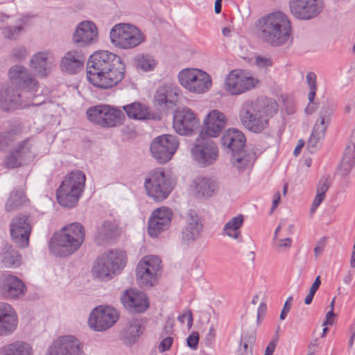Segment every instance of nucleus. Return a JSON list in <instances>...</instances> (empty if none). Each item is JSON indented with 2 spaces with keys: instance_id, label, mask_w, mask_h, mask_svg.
I'll use <instances>...</instances> for the list:
<instances>
[{
  "instance_id": "nucleus-1",
  "label": "nucleus",
  "mask_w": 355,
  "mask_h": 355,
  "mask_svg": "<svg viewBox=\"0 0 355 355\" xmlns=\"http://www.w3.org/2000/svg\"><path fill=\"white\" fill-rule=\"evenodd\" d=\"M11 85L0 92V108L11 111L32 104L39 87L38 82L24 66H12L8 72Z\"/></svg>"
},
{
  "instance_id": "nucleus-2",
  "label": "nucleus",
  "mask_w": 355,
  "mask_h": 355,
  "mask_svg": "<svg viewBox=\"0 0 355 355\" xmlns=\"http://www.w3.org/2000/svg\"><path fill=\"white\" fill-rule=\"evenodd\" d=\"M125 65L120 56L102 51L90 55L87 65V77L94 87L112 88L125 77Z\"/></svg>"
},
{
  "instance_id": "nucleus-3",
  "label": "nucleus",
  "mask_w": 355,
  "mask_h": 355,
  "mask_svg": "<svg viewBox=\"0 0 355 355\" xmlns=\"http://www.w3.org/2000/svg\"><path fill=\"white\" fill-rule=\"evenodd\" d=\"M279 110L277 103L271 99L247 101L241 107L239 119L250 132L261 133L269 125V120Z\"/></svg>"
},
{
  "instance_id": "nucleus-4",
  "label": "nucleus",
  "mask_w": 355,
  "mask_h": 355,
  "mask_svg": "<svg viewBox=\"0 0 355 355\" xmlns=\"http://www.w3.org/2000/svg\"><path fill=\"white\" fill-rule=\"evenodd\" d=\"M260 37L272 46L286 44L291 33V25L288 17L282 12L269 13L257 21Z\"/></svg>"
},
{
  "instance_id": "nucleus-5",
  "label": "nucleus",
  "mask_w": 355,
  "mask_h": 355,
  "mask_svg": "<svg viewBox=\"0 0 355 355\" xmlns=\"http://www.w3.org/2000/svg\"><path fill=\"white\" fill-rule=\"evenodd\" d=\"M85 236V229L80 223H71L53 235L49 244L50 250L55 256H69L80 248Z\"/></svg>"
},
{
  "instance_id": "nucleus-6",
  "label": "nucleus",
  "mask_w": 355,
  "mask_h": 355,
  "mask_svg": "<svg viewBox=\"0 0 355 355\" xmlns=\"http://www.w3.org/2000/svg\"><path fill=\"white\" fill-rule=\"evenodd\" d=\"M110 38L113 45L121 49L135 48L144 41L142 32L130 24L114 25L110 32Z\"/></svg>"
},
{
  "instance_id": "nucleus-7",
  "label": "nucleus",
  "mask_w": 355,
  "mask_h": 355,
  "mask_svg": "<svg viewBox=\"0 0 355 355\" xmlns=\"http://www.w3.org/2000/svg\"><path fill=\"white\" fill-rule=\"evenodd\" d=\"M125 254L119 250L110 251L97 259L92 268V275L100 280H107L121 270L125 264Z\"/></svg>"
},
{
  "instance_id": "nucleus-8",
  "label": "nucleus",
  "mask_w": 355,
  "mask_h": 355,
  "mask_svg": "<svg viewBox=\"0 0 355 355\" xmlns=\"http://www.w3.org/2000/svg\"><path fill=\"white\" fill-rule=\"evenodd\" d=\"M144 187L148 196L155 200L166 199L173 190V184L163 168L151 171L145 180Z\"/></svg>"
},
{
  "instance_id": "nucleus-9",
  "label": "nucleus",
  "mask_w": 355,
  "mask_h": 355,
  "mask_svg": "<svg viewBox=\"0 0 355 355\" xmlns=\"http://www.w3.org/2000/svg\"><path fill=\"white\" fill-rule=\"evenodd\" d=\"M182 86L191 92L201 94L208 91L212 85L210 76L200 69H187L178 74Z\"/></svg>"
},
{
  "instance_id": "nucleus-10",
  "label": "nucleus",
  "mask_w": 355,
  "mask_h": 355,
  "mask_svg": "<svg viewBox=\"0 0 355 355\" xmlns=\"http://www.w3.org/2000/svg\"><path fill=\"white\" fill-rule=\"evenodd\" d=\"M192 157L202 167L212 165L218 157V148L211 139L199 135L191 150Z\"/></svg>"
},
{
  "instance_id": "nucleus-11",
  "label": "nucleus",
  "mask_w": 355,
  "mask_h": 355,
  "mask_svg": "<svg viewBox=\"0 0 355 355\" xmlns=\"http://www.w3.org/2000/svg\"><path fill=\"white\" fill-rule=\"evenodd\" d=\"M85 180L83 172L71 173L64 178L57 189V200H79L84 191Z\"/></svg>"
},
{
  "instance_id": "nucleus-12",
  "label": "nucleus",
  "mask_w": 355,
  "mask_h": 355,
  "mask_svg": "<svg viewBox=\"0 0 355 355\" xmlns=\"http://www.w3.org/2000/svg\"><path fill=\"white\" fill-rule=\"evenodd\" d=\"M178 146L179 141L175 135H162L153 139L150 149L159 164H165L171 159Z\"/></svg>"
},
{
  "instance_id": "nucleus-13",
  "label": "nucleus",
  "mask_w": 355,
  "mask_h": 355,
  "mask_svg": "<svg viewBox=\"0 0 355 355\" xmlns=\"http://www.w3.org/2000/svg\"><path fill=\"white\" fill-rule=\"evenodd\" d=\"M119 313L111 306L100 305L90 313L88 324L91 329L96 331H106L111 328L119 320Z\"/></svg>"
},
{
  "instance_id": "nucleus-14",
  "label": "nucleus",
  "mask_w": 355,
  "mask_h": 355,
  "mask_svg": "<svg viewBox=\"0 0 355 355\" xmlns=\"http://www.w3.org/2000/svg\"><path fill=\"white\" fill-rule=\"evenodd\" d=\"M161 270V260L154 255L144 257L136 268L137 279L141 286L152 287Z\"/></svg>"
},
{
  "instance_id": "nucleus-15",
  "label": "nucleus",
  "mask_w": 355,
  "mask_h": 355,
  "mask_svg": "<svg viewBox=\"0 0 355 355\" xmlns=\"http://www.w3.org/2000/svg\"><path fill=\"white\" fill-rule=\"evenodd\" d=\"M31 232L32 225L28 216L20 214L11 219L10 237L18 248L24 249L28 247Z\"/></svg>"
},
{
  "instance_id": "nucleus-16",
  "label": "nucleus",
  "mask_w": 355,
  "mask_h": 355,
  "mask_svg": "<svg viewBox=\"0 0 355 355\" xmlns=\"http://www.w3.org/2000/svg\"><path fill=\"white\" fill-rule=\"evenodd\" d=\"M200 122L195 113L188 107L178 108L173 114V126L180 135H189L199 128Z\"/></svg>"
},
{
  "instance_id": "nucleus-17",
  "label": "nucleus",
  "mask_w": 355,
  "mask_h": 355,
  "mask_svg": "<svg viewBox=\"0 0 355 355\" xmlns=\"http://www.w3.org/2000/svg\"><path fill=\"white\" fill-rule=\"evenodd\" d=\"M185 225L181 232L180 241L188 245L198 239L203 232V221L194 209H189L184 216Z\"/></svg>"
},
{
  "instance_id": "nucleus-18",
  "label": "nucleus",
  "mask_w": 355,
  "mask_h": 355,
  "mask_svg": "<svg viewBox=\"0 0 355 355\" xmlns=\"http://www.w3.org/2000/svg\"><path fill=\"white\" fill-rule=\"evenodd\" d=\"M173 217V211L168 207H162L154 210L148 220V233L150 237H157L168 230Z\"/></svg>"
},
{
  "instance_id": "nucleus-19",
  "label": "nucleus",
  "mask_w": 355,
  "mask_h": 355,
  "mask_svg": "<svg viewBox=\"0 0 355 355\" xmlns=\"http://www.w3.org/2000/svg\"><path fill=\"white\" fill-rule=\"evenodd\" d=\"M319 0H291V13L297 19L308 20L316 17L322 10Z\"/></svg>"
},
{
  "instance_id": "nucleus-20",
  "label": "nucleus",
  "mask_w": 355,
  "mask_h": 355,
  "mask_svg": "<svg viewBox=\"0 0 355 355\" xmlns=\"http://www.w3.org/2000/svg\"><path fill=\"white\" fill-rule=\"evenodd\" d=\"M257 80L252 76H246L243 73H236L232 71L226 78L225 88L233 95L244 93L254 88Z\"/></svg>"
},
{
  "instance_id": "nucleus-21",
  "label": "nucleus",
  "mask_w": 355,
  "mask_h": 355,
  "mask_svg": "<svg viewBox=\"0 0 355 355\" xmlns=\"http://www.w3.org/2000/svg\"><path fill=\"white\" fill-rule=\"evenodd\" d=\"M79 341L73 336H60L49 346L46 355H80Z\"/></svg>"
},
{
  "instance_id": "nucleus-22",
  "label": "nucleus",
  "mask_w": 355,
  "mask_h": 355,
  "mask_svg": "<svg viewBox=\"0 0 355 355\" xmlns=\"http://www.w3.org/2000/svg\"><path fill=\"white\" fill-rule=\"evenodd\" d=\"M226 122L227 119L223 113L216 110H212L207 115L199 135L208 138L216 137L225 128Z\"/></svg>"
},
{
  "instance_id": "nucleus-23",
  "label": "nucleus",
  "mask_w": 355,
  "mask_h": 355,
  "mask_svg": "<svg viewBox=\"0 0 355 355\" xmlns=\"http://www.w3.org/2000/svg\"><path fill=\"white\" fill-rule=\"evenodd\" d=\"M123 304L130 311L135 313L144 312L149 306L146 294L137 289H128L121 297Z\"/></svg>"
},
{
  "instance_id": "nucleus-24",
  "label": "nucleus",
  "mask_w": 355,
  "mask_h": 355,
  "mask_svg": "<svg viewBox=\"0 0 355 355\" xmlns=\"http://www.w3.org/2000/svg\"><path fill=\"white\" fill-rule=\"evenodd\" d=\"M97 39V27L90 21L80 22L73 35V41L78 46H85L96 42Z\"/></svg>"
},
{
  "instance_id": "nucleus-25",
  "label": "nucleus",
  "mask_w": 355,
  "mask_h": 355,
  "mask_svg": "<svg viewBox=\"0 0 355 355\" xmlns=\"http://www.w3.org/2000/svg\"><path fill=\"white\" fill-rule=\"evenodd\" d=\"M26 286L17 277L6 275L3 277L0 285V294L7 298H19L24 295Z\"/></svg>"
},
{
  "instance_id": "nucleus-26",
  "label": "nucleus",
  "mask_w": 355,
  "mask_h": 355,
  "mask_svg": "<svg viewBox=\"0 0 355 355\" xmlns=\"http://www.w3.org/2000/svg\"><path fill=\"white\" fill-rule=\"evenodd\" d=\"M178 89L172 84L160 85L154 96V102L163 109L173 108L178 98Z\"/></svg>"
},
{
  "instance_id": "nucleus-27",
  "label": "nucleus",
  "mask_w": 355,
  "mask_h": 355,
  "mask_svg": "<svg viewBox=\"0 0 355 355\" xmlns=\"http://www.w3.org/2000/svg\"><path fill=\"white\" fill-rule=\"evenodd\" d=\"M220 142L227 153H233L244 149L246 139L241 130L230 128L223 133Z\"/></svg>"
},
{
  "instance_id": "nucleus-28",
  "label": "nucleus",
  "mask_w": 355,
  "mask_h": 355,
  "mask_svg": "<svg viewBox=\"0 0 355 355\" xmlns=\"http://www.w3.org/2000/svg\"><path fill=\"white\" fill-rule=\"evenodd\" d=\"M17 316L8 304L0 302V336L12 334L17 327Z\"/></svg>"
},
{
  "instance_id": "nucleus-29",
  "label": "nucleus",
  "mask_w": 355,
  "mask_h": 355,
  "mask_svg": "<svg viewBox=\"0 0 355 355\" xmlns=\"http://www.w3.org/2000/svg\"><path fill=\"white\" fill-rule=\"evenodd\" d=\"M85 57L80 51H70L67 52L60 62L63 71L69 74H76L83 68Z\"/></svg>"
},
{
  "instance_id": "nucleus-30",
  "label": "nucleus",
  "mask_w": 355,
  "mask_h": 355,
  "mask_svg": "<svg viewBox=\"0 0 355 355\" xmlns=\"http://www.w3.org/2000/svg\"><path fill=\"white\" fill-rule=\"evenodd\" d=\"M142 334L141 321L137 318L128 320L121 331V338L125 345L134 344Z\"/></svg>"
},
{
  "instance_id": "nucleus-31",
  "label": "nucleus",
  "mask_w": 355,
  "mask_h": 355,
  "mask_svg": "<svg viewBox=\"0 0 355 355\" xmlns=\"http://www.w3.org/2000/svg\"><path fill=\"white\" fill-rule=\"evenodd\" d=\"M355 166V130L353 131L348 145L345 149L344 155L340 166V171L343 175H348Z\"/></svg>"
},
{
  "instance_id": "nucleus-32",
  "label": "nucleus",
  "mask_w": 355,
  "mask_h": 355,
  "mask_svg": "<svg viewBox=\"0 0 355 355\" xmlns=\"http://www.w3.org/2000/svg\"><path fill=\"white\" fill-rule=\"evenodd\" d=\"M21 261L20 254L12 245L6 243L3 245L0 252V262L5 267H18Z\"/></svg>"
},
{
  "instance_id": "nucleus-33",
  "label": "nucleus",
  "mask_w": 355,
  "mask_h": 355,
  "mask_svg": "<svg viewBox=\"0 0 355 355\" xmlns=\"http://www.w3.org/2000/svg\"><path fill=\"white\" fill-rule=\"evenodd\" d=\"M0 355H33V348L25 341L16 340L0 347Z\"/></svg>"
},
{
  "instance_id": "nucleus-34",
  "label": "nucleus",
  "mask_w": 355,
  "mask_h": 355,
  "mask_svg": "<svg viewBox=\"0 0 355 355\" xmlns=\"http://www.w3.org/2000/svg\"><path fill=\"white\" fill-rule=\"evenodd\" d=\"M123 112L117 108L106 105L102 127L113 128L119 126L124 120Z\"/></svg>"
},
{
  "instance_id": "nucleus-35",
  "label": "nucleus",
  "mask_w": 355,
  "mask_h": 355,
  "mask_svg": "<svg viewBox=\"0 0 355 355\" xmlns=\"http://www.w3.org/2000/svg\"><path fill=\"white\" fill-rule=\"evenodd\" d=\"M48 55L46 52H39L35 54L31 60V67L39 76L44 78L50 72L48 66Z\"/></svg>"
},
{
  "instance_id": "nucleus-36",
  "label": "nucleus",
  "mask_w": 355,
  "mask_h": 355,
  "mask_svg": "<svg viewBox=\"0 0 355 355\" xmlns=\"http://www.w3.org/2000/svg\"><path fill=\"white\" fill-rule=\"evenodd\" d=\"M243 222L244 216L242 214L233 217L224 225L223 234L233 239H239L241 236L240 229L243 226Z\"/></svg>"
},
{
  "instance_id": "nucleus-37",
  "label": "nucleus",
  "mask_w": 355,
  "mask_h": 355,
  "mask_svg": "<svg viewBox=\"0 0 355 355\" xmlns=\"http://www.w3.org/2000/svg\"><path fill=\"white\" fill-rule=\"evenodd\" d=\"M117 234L116 224L112 221H105L98 230L96 240L98 244H103L116 237Z\"/></svg>"
},
{
  "instance_id": "nucleus-38",
  "label": "nucleus",
  "mask_w": 355,
  "mask_h": 355,
  "mask_svg": "<svg viewBox=\"0 0 355 355\" xmlns=\"http://www.w3.org/2000/svg\"><path fill=\"white\" fill-rule=\"evenodd\" d=\"M123 109L126 113L127 116L130 119L139 120L149 119L150 114L148 107L141 103H132L130 104L124 105Z\"/></svg>"
},
{
  "instance_id": "nucleus-39",
  "label": "nucleus",
  "mask_w": 355,
  "mask_h": 355,
  "mask_svg": "<svg viewBox=\"0 0 355 355\" xmlns=\"http://www.w3.org/2000/svg\"><path fill=\"white\" fill-rule=\"evenodd\" d=\"M255 160V154L246 153L243 150L240 152L231 153V163L239 170H243L253 163Z\"/></svg>"
},
{
  "instance_id": "nucleus-40",
  "label": "nucleus",
  "mask_w": 355,
  "mask_h": 355,
  "mask_svg": "<svg viewBox=\"0 0 355 355\" xmlns=\"http://www.w3.org/2000/svg\"><path fill=\"white\" fill-rule=\"evenodd\" d=\"M306 82L309 86V92L308 94L309 105L305 108L304 112L307 114H311L315 110L314 105V98L317 91L316 75L313 72H309L306 76Z\"/></svg>"
},
{
  "instance_id": "nucleus-41",
  "label": "nucleus",
  "mask_w": 355,
  "mask_h": 355,
  "mask_svg": "<svg viewBox=\"0 0 355 355\" xmlns=\"http://www.w3.org/2000/svg\"><path fill=\"white\" fill-rule=\"evenodd\" d=\"M196 193L202 197H210L215 190V184L209 178L198 177L194 180Z\"/></svg>"
},
{
  "instance_id": "nucleus-42",
  "label": "nucleus",
  "mask_w": 355,
  "mask_h": 355,
  "mask_svg": "<svg viewBox=\"0 0 355 355\" xmlns=\"http://www.w3.org/2000/svg\"><path fill=\"white\" fill-rule=\"evenodd\" d=\"M334 107L333 105H327L322 107L318 118L315 125L319 132H322L330 124L331 117L334 114Z\"/></svg>"
},
{
  "instance_id": "nucleus-43",
  "label": "nucleus",
  "mask_w": 355,
  "mask_h": 355,
  "mask_svg": "<svg viewBox=\"0 0 355 355\" xmlns=\"http://www.w3.org/2000/svg\"><path fill=\"white\" fill-rule=\"evenodd\" d=\"M256 336L254 332L246 334L241 338L238 355H252V349L255 343Z\"/></svg>"
},
{
  "instance_id": "nucleus-44",
  "label": "nucleus",
  "mask_w": 355,
  "mask_h": 355,
  "mask_svg": "<svg viewBox=\"0 0 355 355\" xmlns=\"http://www.w3.org/2000/svg\"><path fill=\"white\" fill-rule=\"evenodd\" d=\"M106 105H98L92 107H89L87 111V115L88 119L100 126L102 127L103 116L105 114Z\"/></svg>"
},
{
  "instance_id": "nucleus-45",
  "label": "nucleus",
  "mask_w": 355,
  "mask_h": 355,
  "mask_svg": "<svg viewBox=\"0 0 355 355\" xmlns=\"http://www.w3.org/2000/svg\"><path fill=\"white\" fill-rule=\"evenodd\" d=\"M135 60L137 67L146 71L153 70L157 64L153 56L150 55H139Z\"/></svg>"
},
{
  "instance_id": "nucleus-46",
  "label": "nucleus",
  "mask_w": 355,
  "mask_h": 355,
  "mask_svg": "<svg viewBox=\"0 0 355 355\" xmlns=\"http://www.w3.org/2000/svg\"><path fill=\"white\" fill-rule=\"evenodd\" d=\"M326 130H324L322 132H319V129H316V126L314 125L311 135L307 142V148L311 153H314L316 149V146L319 141L324 137Z\"/></svg>"
},
{
  "instance_id": "nucleus-47",
  "label": "nucleus",
  "mask_w": 355,
  "mask_h": 355,
  "mask_svg": "<svg viewBox=\"0 0 355 355\" xmlns=\"http://www.w3.org/2000/svg\"><path fill=\"white\" fill-rule=\"evenodd\" d=\"M32 146L29 144V139H26L19 142L13 150L21 162L24 161L31 153Z\"/></svg>"
},
{
  "instance_id": "nucleus-48",
  "label": "nucleus",
  "mask_w": 355,
  "mask_h": 355,
  "mask_svg": "<svg viewBox=\"0 0 355 355\" xmlns=\"http://www.w3.org/2000/svg\"><path fill=\"white\" fill-rule=\"evenodd\" d=\"M15 141L14 130H10L0 133V150L6 151L7 148Z\"/></svg>"
},
{
  "instance_id": "nucleus-49",
  "label": "nucleus",
  "mask_w": 355,
  "mask_h": 355,
  "mask_svg": "<svg viewBox=\"0 0 355 355\" xmlns=\"http://www.w3.org/2000/svg\"><path fill=\"white\" fill-rule=\"evenodd\" d=\"M330 186L329 176H322L317 186L316 195L314 200H324L325 193Z\"/></svg>"
},
{
  "instance_id": "nucleus-50",
  "label": "nucleus",
  "mask_w": 355,
  "mask_h": 355,
  "mask_svg": "<svg viewBox=\"0 0 355 355\" xmlns=\"http://www.w3.org/2000/svg\"><path fill=\"white\" fill-rule=\"evenodd\" d=\"M4 167L6 168H16L21 166V160L18 158V156L13 150L10 151V153L5 157Z\"/></svg>"
},
{
  "instance_id": "nucleus-51",
  "label": "nucleus",
  "mask_w": 355,
  "mask_h": 355,
  "mask_svg": "<svg viewBox=\"0 0 355 355\" xmlns=\"http://www.w3.org/2000/svg\"><path fill=\"white\" fill-rule=\"evenodd\" d=\"M23 29V26H6L3 29V34L5 37L10 40H15L16 37L20 34Z\"/></svg>"
},
{
  "instance_id": "nucleus-52",
  "label": "nucleus",
  "mask_w": 355,
  "mask_h": 355,
  "mask_svg": "<svg viewBox=\"0 0 355 355\" xmlns=\"http://www.w3.org/2000/svg\"><path fill=\"white\" fill-rule=\"evenodd\" d=\"M12 57L15 61L20 62L26 57V50L24 46H17L12 49Z\"/></svg>"
},
{
  "instance_id": "nucleus-53",
  "label": "nucleus",
  "mask_w": 355,
  "mask_h": 355,
  "mask_svg": "<svg viewBox=\"0 0 355 355\" xmlns=\"http://www.w3.org/2000/svg\"><path fill=\"white\" fill-rule=\"evenodd\" d=\"M199 342V334L193 331L187 339V344L189 347L195 350L197 349Z\"/></svg>"
},
{
  "instance_id": "nucleus-54",
  "label": "nucleus",
  "mask_w": 355,
  "mask_h": 355,
  "mask_svg": "<svg viewBox=\"0 0 355 355\" xmlns=\"http://www.w3.org/2000/svg\"><path fill=\"white\" fill-rule=\"evenodd\" d=\"M26 198V192L22 187H16L10 193L8 200H23Z\"/></svg>"
},
{
  "instance_id": "nucleus-55",
  "label": "nucleus",
  "mask_w": 355,
  "mask_h": 355,
  "mask_svg": "<svg viewBox=\"0 0 355 355\" xmlns=\"http://www.w3.org/2000/svg\"><path fill=\"white\" fill-rule=\"evenodd\" d=\"M328 237L323 236L319 239L317 242L315 247L314 248V254L318 257L324 250V247L327 243Z\"/></svg>"
},
{
  "instance_id": "nucleus-56",
  "label": "nucleus",
  "mask_w": 355,
  "mask_h": 355,
  "mask_svg": "<svg viewBox=\"0 0 355 355\" xmlns=\"http://www.w3.org/2000/svg\"><path fill=\"white\" fill-rule=\"evenodd\" d=\"M187 318L188 320V327L191 328L193 324V315L190 309L185 311L182 315L178 317V320L182 324H184L185 322V319Z\"/></svg>"
},
{
  "instance_id": "nucleus-57",
  "label": "nucleus",
  "mask_w": 355,
  "mask_h": 355,
  "mask_svg": "<svg viewBox=\"0 0 355 355\" xmlns=\"http://www.w3.org/2000/svg\"><path fill=\"white\" fill-rule=\"evenodd\" d=\"M279 337L276 335L265 349L264 355H272L278 343Z\"/></svg>"
},
{
  "instance_id": "nucleus-58",
  "label": "nucleus",
  "mask_w": 355,
  "mask_h": 355,
  "mask_svg": "<svg viewBox=\"0 0 355 355\" xmlns=\"http://www.w3.org/2000/svg\"><path fill=\"white\" fill-rule=\"evenodd\" d=\"M173 341V340L171 337L165 338L160 342L158 346L159 350L162 352L168 350L172 345Z\"/></svg>"
},
{
  "instance_id": "nucleus-59",
  "label": "nucleus",
  "mask_w": 355,
  "mask_h": 355,
  "mask_svg": "<svg viewBox=\"0 0 355 355\" xmlns=\"http://www.w3.org/2000/svg\"><path fill=\"white\" fill-rule=\"evenodd\" d=\"M276 245L279 248L290 249L292 244V239L286 238L284 239H276Z\"/></svg>"
},
{
  "instance_id": "nucleus-60",
  "label": "nucleus",
  "mask_w": 355,
  "mask_h": 355,
  "mask_svg": "<svg viewBox=\"0 0 355 355\" xmlns=\"http://www.w3.org/2000/svg\"><path fill=\"white\" fill-rule=\"evenodd\" d=\"M292 300H293V297H288L287 298L286 302L284 303V305L283 306V309L282 310V312H281L280 316H279V318L281 320H284L286 318L287 313L290 311V309H291L290 303L292 302Z\"/></svg>"
},
{
  "instance_id": "nucleus-61",
  "label": "nucleus",
  "mask_w": 355,
  "mask_h": 355,
  "mask_svg": "<svg viewBox=\"0 0 355 355\" xmlns=\"http://www.w3.org/2000/svg\"><path fill=\"white\" fill-rule=\"evenodd\" d=\"M21 206L20 201H8L5 207L8 212H11L18 210Z\"/></svg>"
},
{
  "instance_id": "nucleus-62",
  "label": "nucleus",
  "mask_w": 355,
  "mask_h": 355,
  "mask_svg": "<svg viewBox=\"0 0 355 355\" xmlns=\"http://www.w3.org/2000/svg\"><path fill=\"white\" fill-rule=\"evenodd\" d=\"M257 64L261 67H267L272 65V62L270 59L258 56L256 59Z\"/></svg>"
},
{
  "instance_id": "nucleus-63",
  "label": "nucleus",
  "mask_w": 355,
  "mask_h": 355,
  "mask_svg": "<svg viewBox=\"0 0 355 355\" xmlns=\"http://www.w3.org/2000/svg\"><path fill=\"white\" fill-rule=\"evenodd\" d=\"M336 316V314L334 313V311L329 310L325 316V320L322 323L323 326L332 325L334 324L333 318Z\"/></svg>"
},
{
  "instance_id": "nucleus-64",
  "label": "nucleus",
  "mask_w": 355,
  "mask_h": 355,
  "mask_svg": "<svg viewBox=\"0 0 355 355\" xmlns=\"http://www.w3.org/2000/svg\"><path fill=\"white\" fill-rule=\"evenodd\" d=\"M78 201H57L59 206L64 209H71L77 206Z\"/></svg>"
}]
</instances>
